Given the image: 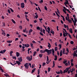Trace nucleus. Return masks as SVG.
I'll return each mask as SVG.
<instances>
[{
  "label": "nucleus",
  "mask_w": 77,
  "mask_h": 77,
  "mask_svg": "<svg viewBox=\"0 0 77 77\" xmlns=\"http://www.w3.org/2000/svg\"><path fill=\"white\" fill-rule=\"evenodd\" d=\"M46 52H47L48 55H49L50 54H51L52 50L51 49V50H48V49H45V50Z\"/></svg>",
  "instance_id": "f257e3e1"
},
{
  "label": "nucleus",
  "mask_w": 77,
  "mask_h": 77,
  "mask_svg": "<svg viewBox=\"0 0 77 77\" xmlns=\"http://www.w3.org/2000/svg\"><path fill=\"white\" fill-rule=\"evenodd\" d=\"M24 66H25L26 69H28L29 65L28 63H26L24 65Z\"/></svg>",
  "instance_id": "f03ea898"
},
{
  "label": "nucleus",
  "mask_w": 77,
  "mask_h": 77,
  "mask_svg": "<svg viewBox=\"0 0 77 77\" xmlns=\"http://www.w3.org/2000/svg\"><path fill=\"white\" fill-rule=\"evenodd\" d=\"M31 57H27L26 59L27 60H29V61H31L32 60V56H31Z\"/></svg>",
  "instance_id": "7ed1b4c3"
},
{
  "label": "nucleus",
  "mask_w": 77,
  "mask_h": 77,
  "mask_svg": "<svg viewBox=\"0 0 77 77\" xmlns=\"http://www.w3.org/2000/svg\"><path fill=\"white\" fill-rule=\"evenodd\" d=\"M18 59L20 63L23 61V60L22 59V57H19H19H18Z\"/></svg>",
  "instance_id": "20e7f679"
},
{
  "label": "nucleus",
  "mask_w": 77,
  "mask_h": 77,
  "mask_svg": "<svg viewBox=\"0 0 77 77\" xmlns=\"http://www.w3.org/2000/svg\"><path fill=\"white\" fill-rule=\"evenodd\" d=\"M21 7L22 8H24V2L21 3Z\"/></svg>",
  "instance_id": "39448f33"
},
{
  "label": "nucleus",
  "mask_w": 77,
  "mask_h": 77,
  "mask_svg": "<svg viewBox=\"0 0 77 77\" xmlns=\"http://www.w3.org/2000/svg\"><path fill=\"white\" fill-rule=\"evenodd\" d=\"M29 46L30 45H29V44H25V47H26V48H28Z\"/></svg>",
  "instance_id": "423d86ee"
},
{
  "label": "nucleus",
  "mask_w": 77,
  "mask_h": 77,
  "mask_svg": "<svg viewBox=\"0 0 77 77\" xmlns=\"http://www.w3.org/2000/svg\"><path fill=\"white\" fill-rule=\"evenodd\" d=\"M48 47H49V48L50 49V47H51V43H49V42H48Z\"/></svg>",
  "instance_id": "0eeeda50"
},
{
  "label": "nucleus",
  "mask_w": 77,
  "mask_h": 77,
  "mask_svg": "<svg viewBox=\"0 0 77 77\" xmlns=\"http://www.w3.org/2000/svg\"><path fill=\"white\" fill-rule=\"evenodd\" d=\"M16 63L18 64V65H20L21 64V63L20 62V61H16Z\"/></svg>",
  "instance_id": "6e6552de"
},
{
  "label": "nucleus",
  "mask_w": 77,
  "mask_h": 77,
  "mask_svg": "<svg viewBox=\"0 0 77 77\" xmlns=\"http://www.w3.org/2000/svg\"><path fill=\"white\" fill-rule=\"evenodd\" d=\"M63 8L64 9H65V10H67V11H68L69 12V9H67V8H66V7H65V6H63Z\"/></svg>",
  "instance_id": "1a4fd4ad"
},
{
  "label": "nucleus",
  "mask_w": 77,
  "mask_h": 77,
  "mask_svg": "<svg viewBox=\"0 0 77 77\" xmlns=\"http://www.w3.org/2000/svg\"><path fill=\"white\" fill-rule=\"evenodd\" d=\"M63 54V51L61 50L60 52V56H62Z\"/></svg>",
  "instance_id": "9d476101"
},
{
  "label": "nucleus",
  "mask_w": 77,
  "mask_h": 77,
  "mask_svg": "<svg viewBox=\"0 0 77 77\" xmlns=\"http://www.w3.org/2000/svg\"><path fill=\"white\" fill-rule=\"evenodd\" d=\"M69 31L70 32H71V33H72L73 31H72V28H69Z\"/></svg>",
  "instance_id": "9b49d317"
},
{
  "label": "nucleus",
  "mask_w": 77,
  "mask_h": 77,
  "mask_svg": "<svg viewBox=\"0 0 77 77\" xmlns=\"http://www.w3.org/2000/svg\"><path fill=\"white\" fill-rule=\"evenodd\" d=\"M20 55V53H18V52H17L16 53V56L17 57H19Z\"/></svg>",
  "instance_id": "f8f14e48"
},
{
  "label": "nucleus",
  "mask_w": 77,
  "mask_h": 77,
  "mask_svg": "<svg viewBox=\"0 0 77 77\" xmlns=\"http://www.w3.org/2000/svg\"><path fill=\"white\" fill-rule=\"evenodd\" d=\"M36 69V68H34L32 70V71L31 72V73L33 74V72H34V71H35Z\"/></svg>",
  "instance_id": "ddd939ff"
},
{
  "label": "nucleus",
  "mask_w": 77,
  "mask_h": 77,
  "mask_svg": "<svg viewBox=\"0 0 77 77\" xmlns=\"http://www.w3.org/2000/svg\"><path fill=\"white\" fill-rule=\"evenodd\" d=\"M32 31H33V29L31 28L30 29H29L28 32H30V33H31V32H32Z\"/></svg>",
  "instance_id": "4468645a"
},
{
  "label": "nucleus",
  "mask_w": 77,
  "mask_h": 77,
  "mask_svg": "<svg viewBox=\"0 0 77 77\" xmlns=\"http://www.w3.org/2000/svg\"><path fill=\"white\" fill-rule=\"evenodd\" d=\"M63 53L64 54H65V48H63Z\"/></svg>",
  "instance_id": "2eb2a0df"
},
{
  "label": "nucleus",
  "mask_w": 77,
  "mask_h": 77,
  "mask_svg": "<svg viewBox=\"0 0 77 77\" xmlns=\"http://www.w3.org/2000/svg\"><path fill=\"white\" fill-rule=\"evenodd\" d=\"M12 40H8V41H7V42H8V43H12Z\"/></svg>",
  "instance_id": "dca6fc26"
},
{
  "label": "nucleus",
  "mask_w": 77,
  "mask_h": 77,
  "mask_svg": "<svg viewBox=\"0 0 77 77\" xmlns=\"http://www.w3.org/2000/svg\"><path fill=\"white\" fill-rule=\"evenodd\" d=\"M57 56H55V59H54V60H57Z\"/></svg>",
  "instance_id": "f3484780"
},
{
  "label": "nucleus",
  "mask_w": 77,
  "mask_h": 77,
  "mask_svg": "<svg viewBox=\"0 0 77 77\" xmlns=\"http://www.w3.org/2000/svg\"><path fill=\"white\" fill-rule=\"evenodd\" d=\"M64 61H63V63L65 64V63H66L67 62V60H64Z\"/></svg>",
  "instance_id": "a211bd4d"
},
{
  "label": "nucleus",
  "mask_w": 77,
  "mask_h": 77,
  "mask_svg": "<svg viewBox=\"0 0 77 77\" xmlns=\"http://www.w3.org/2000/svg\"><path fill=\"white\" fill-rule=\"evenodd\" d=\"M63 31V35L64 37H66V34L64 32V31Z\"/></svg>",
  "instance_id": "6ab92c4d"
},
{
  "label": "nucleus",
  "mask_w": 77,
  "mask_h": 77,
  "mask_svg": "<svg viewBox=\"0 0 77 77\" xmlns=\"http://www.w3.org/2000/svg\"><path fill=\"white\" fill-rule=\"evenodd\" d=\"M11 20L13 22V23H16V22H15V20H14V19H11Z\"/></svg>",
  "instance_id": "aec40b11"
},
{
  "label": "nucleus",
  "mask_w": 77,
  "mask_h": 77,
  "mask_svg": "<svg viewBox=\"0 0 77 77\" xmlns=\"http://www.w3.org/2000/svg\"><path fill=\"white\" fill-rule=\"evenodd\" d=\"M2 35H4V36H5L6 35V33L4 32H4H2Z\"/></svg>",
  "instance_id": "412c9836"
},
{
  "label": "nucleus",
  "mask_w": 77,
  "mask_h": 77,
  "mask_svg": "<svg viewBox=\"0 0 77 77\" xmlns=\"http://www.w3.org/2000/svg\"><path fill=\"white\" fill-rule=\"evenodd\" d=\"M53 66L52 67V68H54V67L55 66V62L54 61H53Z\"/></svg>",
  "instance_id": "4be33fe9"
},
{
  "label": "nucleus",
  "mask_w": 77,
  "mask_h": 77,
  "mask_svg": "<svg viewBox=\"0 0 77 77\" xmlns=\"http://www.w3.org/2000/svg\"><path fill=\"white\" fill-rule=\"evenodd\" d=\"M63 12H64V13H65V14H66L67 13H66V10H65V9H63Z\"/></svg>",
  "instance_id": "5701e85b"
},
{
  "label": "nucleus",
  "mask_w": 77,
  "mask_h": 77,
  "mask_svg": "<svg viewBox=\"0 0 77 77\" xmlns=\"http://www.w3.org/2000/svg\"><path fill=\"white\" fill-rule=\"evenodd\" d=\"M31 50V48H28V54H29V51Z\"/></svg>",
  "instance_id": "b1692460"
},
{
  "label": "nucleus",
  "mask_w": 77,
  "mask_h": 77,
  "mask_svg": "<svg viewBox=\"0 0 77 77\" xmlns=\"http://www.w3.org/2000/svg\"><path fill=\"white\" fill-rule=\"evenodd\" d=\"M9 8L10 9L11 11V12H14V10H13L12 8H10V7H9Z\"/></svg>",
  "instance_id": "393cba45"
},
{
  "label": "nucleus",
  "mask_w": 77,
  "mask_h": 77,
  "mask_svg": "<svg viewBox=\"0 0 77 77\" xmlns=\"http://www.w3.org/2000/svg\"><path fill=\"white\" fill-rule=\"evenodd\" d=\"M1 72H5V71H4L3 69L2 68H1Z\"/></svg>",
  "instance_id": "a878e982"
},
{
  "label": "nucleus",
  "mask_w": 77,
  "mask_h": 77,
  "mask_svg": "<svg viewBox=\"0 0 77 77\" xmlns=\"http://www.w3.org/2000/svg\"><path fill=\"white\" fill-rule=\"evenodd\" d=\"M42 56L43 54H42V53L41 54H39V56L40 57H42Z\"/></svg>",
  "instance_id": "bb28decb"
},
{
  "label": "nucleus",
  "mask_w": 77,
  "mask_h": 77,
  "mask_svg": "<svg viewBox=\"0 0 77 77\" xmlns=\"http://www.w3.org/2000/svg\"><path fill=\"white\" fill-rule=\"evenodd\" d=\"M37 53V52L36 51H35V52H34V54H33V56H35V55H36V54Z\"/></svg>",
  "instance_id": "cd10ccee"
},
{
  "label": "nucleus",
  "mask_w": 77,
  "mask_h": 77,
  "mask_svg": "<svg viewBox=\"0 0 77 77\" xmlns=\"http://www.w3.org/2000/svg\"><path fill=\"white\" fill-rule=\"evenodd\" d=\"M40 69H38V75L40 73Z\"/></svg>",
  "instance_id": "c85d7f7f"
},
{
  "label": "nucleus",
  "mask_w": 77,
  "mask_h": 77,
  "mask_svg": "<svg viewBox=\"0 0 77 77\" xmlns=\"http://www.w3.org/2000/svg\"><path fill=\"white\" fill-rule=\"evenodd\" d=\"M75 52H76V51H74V53L73 54V56L74 57H75Z\"/></svg>",
  "instance_id": "c756f323"
},
{
  "label": "nucleus",
  "mask_w": 77,
  "mask_h": 77,
  "mask_svg": "<svg viewBox=\"0 0 77 77\" xmlns=\"http://www.w3.org/2000/svg\"><path fill=\"white\" fill-rule=\"evenodd\" d=\"M30 45H31V47L32 48V47H33V43H30Z\"/></svg>",
  "instance_id": "7c9ffc66"
},
{
  "label": "nucleus",
  "mask_w": 77,
  "mask_h": 77,
  "mask_svg": "<svg viewBox=\"0 0 77 77\" xmlns=\"http://www.w3.org/2000/svg\"><path fill=\"white\" fill-rule=\"evenodd\" d=\"M10 64H11V65H13V66H14L15 65H16V63H15L14 64H13L12 63H11V62H10Z\"/></svg>",
  "instance_id": "2f4dec72"
},
{
  "label": "nucleus",
  "mask_w": 77,
  "mask_h": 77,
  "mask_svg": "<svg viewBox=\"0 0 77 77\" xmlns=\"http://www.w3.org/2000/svg\"><path fill=\"white\" fill-rule=\"evenodd\" d=\"M66 4H69V1H68V0H66L65 2Z\"/></svg>",
  "instance_id": "473e14b6"
},
{
  "label": "nucleus",
  "mask_w": 77,
  "mask_h": 77,
  "mask_svg": "<svg viewBox=\"0 0 77 77\" xmlns=\"http://www.w3.org/2000/svg\"><path fill=\"white\" fill-rule=\"evenodd\" d=\"M60 73L61 74H63V72L61 69H60Z\"/></svg>",
  "instance_id": "72a5a7b5"
},
{
  "label": "nucleus",
  "mask_w": 77,
  "mask_h": 77,
  "mask_svg": "<svg viewBox=\"0 0 77 77\" xmlns=\"http://www.w3.org/2000/svg\"><path fill=\"white\" fill-rule=\"evenodd\" d=\"M57 46H56V47H55V51H57Z\"/></svg>",
  "instance_id": "f704fd0d"
},
{
  "label": "nucleus",
  "mask_w": 77,
  "mask_h": 77,
  "mask_svg": "<svg viewBox=\"0 0 77 77\" xmlns=\"http://www.w3.org/2000/svg\"><path fill=\"white\" fill-rule=\"evenodd\" d=\"M57 13H58V14H60V11L58 10V8H57Z\"/></svg>",
  "instance_id": "c9c22d12"
},
{
  "label": "nucleus",
  "mask_w": 77,
  "mask_h": 77,
  "mask_svg": "<svg viewBox=\"0 0 77 77\" xmlns=\"http://www.w3.org/2000/svg\"><path fill=\"white\" fill-rule=\"evenodd\" d=\"M74 43V42L73 41H71V42H70V44H73Z\"/></svg>",
  "instance_id": "e433bc0d"
},
{
  "label": "nucleus",
  "mask_w": 77,
  "mask_h": 77,
  "mask_svg": "<svg viewBox=\"0 0 77 77\" xmlns=\"http://www.w3.org/2000/svg\"><path fill=\"white\" fill-rule=\"evenodd\" d=\"M46 63L45 62L43 63L42 66H44L46 65Z\"/></svg>",
  "instance_id": "4c0bfd02"
},
{
  "label": "nucleus",
  "mask_w": 77,
  "mask_h": 77,
  "mask_svg": "<svg viewBox=\"0 0 77 77\" xmlns=\"http://www.w3.org/2000/svg\"><path fill=\"white\" fill-rule=\"evenodd\" d=\"M39 33L41 35H43V36L44 34H43V33H42V32H40Z\"/></svg>",
  "instance_id": "58836bf2"
},
{
  "label": "nucleus",
  "mask_w": 77,
  "mask_h": 77,
  "mask_svg": "<svg viewBox=\"0 0 77 77\" xmlns=\"http://www.w3.org/2000/svg\"><path fill=\"white\" fill-rule=\"evenodd\" d=\"M8 13H11V11L10 9L8 10Z\"/></svg>",
  "instance_id": "ea45409f"
},
{
  "label": "nucleus",
  "mask_w": 77,
  "mask_h": 77,
  "mask_svg": "<svg viewBox=\"0 0 77 77\" xmlns=\"http://www.w3.org/2000/svg\"><path fill=\"white\" fill-rule=\"evenodd\" d=\"M56 73H57V74H60V71H58V72L56 71Z\"/></svg>",
  "instance_id": "a19ab883"
},
{
  "label": "nucleus",
  "mask_w": 77,
  "mask_h": 77,
  "mask_svg": "<svg viewBox=\"0 0 77 77\" xmlns=\"http://www.w3.org/2000/svg\"><path fill=\"white\" fill-rule=\"evenodd\" d=\"M71 66H70L69 68H67V71H69V69H70V68H71Z\"/></svg>",
  "instance_id": "79ce46f5"
},
{
  "label": "nucleus",
  "mask_w": 77,
  "mask_h": 77,
  "mask_svg": "<svg viewBox=\"0 0 77 77\" xmlns=\"http://www.w3.org/2000/svg\"><path fill=\"white\" fill-rule=\"evenodd\" d=\"M35 17L36 19H37V18H38V14H36V15H35Z\"/></svg>",
  "instance_id": "37998d69"
},
{
  "label": "nucleus",
  "mask_w": 77,
  "mask_h": 77,
  "mask_svg": "<svg viewBox=\"0 0 77 77\" xmlns=\"http://www.w3.org/2000/svg\"><path fill=\"white\" fill-rule=\"evenodd\" d=\"M45 10H47V11L48 10L47 8V7H46V6H45Z\"/></svg>",
  "instance_id": "c03bdc74"
},
{
  "label": "nucleus",
  "mask_w": 77,
  "mask_h": 77,
  "mask_svg": "<svg viewBox=\"0 0 77 77\" xmlns=\"http://www.w3.org/2000/svg\"><path fill=\"white\" fill-rule=\"evenodd\" d=\"M52 54L53 53H54V50L53 48L52 49Z\"/></svg>",
  "instance_id": "a18cd8bd"
},
{
  "label": "nucleus",
  "mask_w": 77,
  "mask_h": 77,
  "mask_svg": "<svg viewBox=\"0 0 77 77\" xmlns=\"http://www.w3.org/2000/svg\"><path fill=\"white\" fill-rule=\"evenodd\" d=\"M37 29H38V30H40V28L39 26H38L37 27Z\"/></svg>",
  "instance_id": "49530a36"
},
{
  "label": "nucleus",
  "mask_w": 77,
  "mask_h": 77,
  "mask_svg": "<svg viewBox=\"0 0 77 77\" xmlns=\"http://www.w3.org/2000/svg\"><path fill=\"white\" fill-rule=\"evenodd\" d=\"M43 20V19L42 18H41V19L40 18L39 19V20H40V21L41 22H42V20Z\"/></svg>",
  "instance_id": "de8ad7c7"
},
{
  "label": "nucleus",
  "mask_w": 77,
  "mask_h": 77,
  "mask_svg": "<svg viewBox=\"0 0 77 77\" xmlns=\"http://www.w3.org/2000/svg\"><path fill=\"white\" fill-rule=\"evenodd\" d=\"M40 52L41 54H42V53H43V50H40Z\"/></svg>",
  "instance_id": "09e8293b"
},
{
  "label": "nucleus",
  "mask_w": 77,
  "mask_h": 77,
  "mask_svg": "<svg viewBox=\"0 0 77 77\" xmlns=\"http://www.w3.org/2000/svg\"><path fill=\"white\" fill-rule=\"evenodd\" d=\"M29 12H26V11H25L24 13V14H25L26 15L27 14H28Z\"/></svg>",
  "instance_id": "8fccbe9b"
},
{
  "label": "nucleus",
  "mask_w": 77,
  "mask_h": 77,
  "mask_svg": "<svg viewBox=\"0 0 77 77\" xmlns=\"http://www.w3.org/2000/svg\"><path fill=\"white\" fill-rule=\"evenodd\" d=\"M48 29L47 31L50 30V28L49 26H48Z\"/></svg>",
  "instance_id": "3c124183"
},
{
  "label": "nucleus",
  "mask_w": 77,
  "mask_h": 77,
  "mask_svg": "<svg viewBox=\"0 0 77 77\" xmlns=\"http://www.w3.org/2000/svg\"><path fill=\"white\" fill-rule=\"evenodd\" d=\"M69 36L70 38H71V39H72V37L71 36V35L70 34H69Z\"/></svg>",
  "instance_id": "603ef678"
},
{
  "label": "nucleus",
  "mask_w": 77,
  "mask_h": 77,
  "mask_svg": "<svg viewBox=\"0 0 77 77\" xmlns=\"http://www.w3.org/2000/svg\"><path fill=\"white\" fill-rule=\"evenodd\" d=\"M35 67V65L34 64L33 65H32V68H33Z\"/></svg>",
  "instance_id": "864d4df0"
},
{
  "label": "nucleus",
  "mask_w": 77,
  "mask_h": 77,
  "mask_svg": "<svg viewBox=\"0 0 77 77\" xmlns=\"http://www.w3.org/2000/svg\"><path fill=\"white\" fill-rule=\"evenodd\" d=\"M66 51H67V53H69V50L68 48H66Z\"/></svg>",
  "instance_id": "5fc2aeb1"
},
{
  "label": "nucleus",
  "mask_w": 77,
  "mask_h": 77,
  "mask_svg": "<svg viewBox=\"0 0 77 77\" xmlns=\"http://www.w3.org/2000/svg\"><path fill=\"white\" fill-rule=\"evenodd\" d=\"M2 51L4 53H5V52L6 51V50H2Z\"/></svg>",
  "instance_id": "6e6d98bb"
},
{
  "label": "nucleus",
  "mask_w": 77,
  "mask_h": 77,
  "mask_svg": "<svg viewBox=\"0 0 77 77\" xmlns=\"http://www.w3.org/2000/svg\"><path fill=\"white\" fill-rule=\"evenodd\" d=\"M50 70H51L50 68L49 67L48 68V72H50Z\"/></svg>",
  "instance_id": "4d7b16f0"
},
{
  "label": "nucleus",
  "mask_w": 77,
  "mask_h": 77,
  "mask_svg": "<svg viewBox=\"0 0 77 77\" xmlns=\"http://www.w3.org/2000/svg\"><path fill=\"white\" fill-rule=\"evenodd\" d=\"M40 3H41L43 2V0H41L39 1Z\"/></svg>",
  "instance_id": "13d9d810"
},
{
  "label": "nucleus",
  "mask_w": 77,
  "mask_h": 77,
  "mask_svg": "<svg viewBox=\"0 0 77 77\" xmlns=\"http://www.w3.org/2000/svg\"><path fill=\"white\" fill-rule=\"evenodd\" d=\"M75 23H76V22H77V19L75 18Z\"/></svg>",
  "instance_id": "bf43d9fd"
},
{
  "label": "nucleus",
  "mask_w": 77,
  "mask_h": 77,
  "mask_svg": "<svg viewBox=\"0 0 77 77\" xmlns=\"http://www.w3.org/2000/svg\"><path fill=\"white\" fill-rule=\"evenodd\" d=\"M47 61H49V57L48 56H47Z\"/></svg>",
  "instance_id": "052dcab7"
},
{
  "label": "nucleus",
  "mask_w": 77,
  "mask_h": 77,
  "mask_svg": "<svg viewBox=\"0 0 77 77\" xmlns=\"http://www.w3.org/2000/svg\"><path fill=\"white\" fill-rule=\"evenodd\" d=\"M45 29H43V32H44V34H45Z\"/></svg>",
  "instance_id": "680f3d73"
},
{
  "label": "nucleus",
  "mask_w": 77,
  "mask_h": 77,
  "mask_svg": "<svg viewBox=\"0 0 77 77\" xmlns=\"http://www.w3.org/2000/svg\"><path fill=\"white\" fill-rule=\"evenodd\" d=\"M66 20H68V19L67 16H66Z\"/></svg>",
  "instance_id": "e2e57ef3"
},
{
  "label": "nucleus",
  "mask_w": 77,
  "mask_h": 77,
  "mask_svg": "<svg viewBox=\"0 0 77 77\" xmlns=\"http://www.w3.org/2000/svg\"><path fill=\"white\" fill-rule=\"evenodd\" d=\"M38 9H39V11H41V12L42 11H41V9H40V7H38Z\"/></svg>",
  "instance_id": "0e129e2a"
},
{
  "label": "nucleus",
  "mask_w": 77,
  "mask_h": 77,
  "mask_svg": "<svg viewBox=\"0 0 77 77\" xmlns=\"http://www.w3.org/2000/svg\"><path fill=\"white\" fill-rule=\"evenodd\" d=\"M64 28H66V24H64Z\"/></svg>",
  "instance_id": "69168bd1"
},
{
  "label": "nucleus",
  "mask_w": 77,
  "mask_h": 77,
  "mask_svg": "<svg viewBox=\"0 0 77 77\" xmlns=\"http://www.w3.org/2000/svg\"><path fill=\"white\" fill-rule=\"evenodd\" d=\"M26 28H25V29L23 30V32H26Z\"/></svg>",
  "instance_id": "338daca9"
},
{
  "label": "nucleus",
  "mask_w": 77,
  "mask_h": 77,
  "mask_svg": "<svg viewBox=\"0 0 77 77\" xmlns=\"http://www.w3.org/2000/svg\"><path fill=\"white\" fill-rule=\"evenodd\" d=\"M65 66H68V63L67 62L65 64Z\"/></svg>",
  "instance_id": "774afa93"
}]
</instances>
